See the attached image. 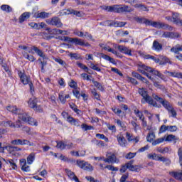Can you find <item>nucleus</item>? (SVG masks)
<instances>
[{
	"mask_svg": "<svg viewBox=\"0 0 182 182\" xmlns=\"http://www.w3.org/2000/svg\"><path fill=\"white\" fill-rule=\"evenodd\" d=\"M145 70L146 72H149L150 73H153V75H154L155 76H158V77H160L161 80H167V78L166 77V76L162 73H161L159 70H154L150 67H147L144 64L139 65L138 72H139V73H142V75H147V73H146Z\"/></svg>",
	"mask_w": 182,
	"mask_h": 182,
	"instance_id": "2",
	"label": "nucleus"
},
{
	"mask_svg": "<svg viewBox=\"0 0 182 182\" xmlns=\"http://www.w3.org/2000/svg\"><path fill=\"white\" fill-rule=\"evenodd\" d=\"M68 123H70V124H73V126H76L77 127H79V126H80V121H79V119H75L73 117H68Z\"/></svg>",
	"mask_w": 182,
	"mask_h": 182,
	"instance_id": "20",
	"label": "nucleus"
},
{
	"mask_svg": "<svg viewBox=\"0 0 182 182\" xmlns=\"http://www.w3.org/2000/svg\"><path fill=\"white\" fill-rule=\"evenodd\" d=\"M92 83L94 86H95V87L98 89V90H100L101 92H103V90H105L103 85H102V84H100L99 82L92 80Z\"/></svg>",
	"mask_w": 182,
	"mask_h": 182,
	"instance_id": "40",
	"label": "nucleus"
},
{
	"mask_svg": "<svg viewBox=\"0 0 182 182\" xmlns=\"http://www.w3.org/2000/svg\"><path fill=\"white\" fill-rule=\"evenodd\" d=\"M6 123L9 124V126H10V127H22V124H21L20 120H18L16 124L12 123L11 121H8Z\"/></svg>",
	"mask_w": 182,
	"mask_h": 182,
	"instance_id": "31",
	"label": "nucleus"
},
{
	"mask_svg": "<svg viewBox=\"0 0 182 182\" xmlns=\"http://www.w3.org/2000/svg\"><path fill=\"white\" fill-rule=\"evenodd\" d=\"M65 143L63 141L57 142L56 147L57 149H60V150H65Z\"/></svg>",
	"mask_w": 182,
	"mask_h": 182,
	"instance_id": "58",
	"label": "nucleus"
},
{
	"mask_svg": "<svg viewBox=\"0 0 182 182\" xmlns=\"http://www.w3.org/2000/svg\"><path fill=\"white\" fill-rule=\"evenodd\" d=\"M156 139V135L154 132L149 133V135L146 136V140L149 143H153V140Z\"/></svg>",
	"mask_w": 182,
	"mask_h": 182,
	"instance_id": "41",
	"label": "nucleus"
},
{
	"mask_svg": "<svg viewBox=\"0 0 182 182\" xmlns=\"http://www.w3.org/2000/svg\"><path fill=\"white\" fill-rule=\"evenodd\" d=\"M26 123L31 124V126H38V122H36L35 119L31 117H28V118L27 119V121H26Z\"/></svg>",
	"mask_w": 182,
	"mask_h": 182,
	"instance_id": "33",
	"label": "nucleus"
},
{
	"mask_svg": "<svg viewBox=\"0 0 182 182\" xmlns=\"http://www.w3.org/2000/svg\"><path fill=\"white\" fill-rule=\"evenodd\" d=\"M144 59H151V60H154L155 63H160V55L157 58L148 54L144 56Z\"/></svg>",
	"mask_w": 182,
	"mask_h": 182,
	"instance_id": "27",
	"label": "nucleus"
},
{
	"mask_svg": "<svg viewBox=\"0 0 182 182\" xmlns=\"http://www.w3.org/2000/svg\"><path fill=\"white\" fill-rule=\"evenodd\" d=\"M18 75L23 85H28V83H30L31 78L28 75H26V74H25L22 71H18Z\"/></svg>",
	"mask_w": 182,
	"mask_h": 182,
	"instance_id": "12",
	"label": "nucleus"
},
{
	"mask_svg": "<svg viewBox=\"0 0 182 182\" xmlns=\"http://www.w3.org/2000/svg\"><path fill=\"white\" fill-rule=\"evenodd\" d=\"M58 159L62 161H65L66 163H75V160L73 159H70L62 154H59Z\"/></svg>",
	"mask_w": 182,
	"mask_h": 182,
	"instance_id": "19",
	"label": "nucleus"
},
{
	"mask_svg": "<svg viewBox=\"0 0 182 182\" xmlns=\"http://www.w3.org/2000/svg\"><path fill=\"white\" fill-rule=\"evenodd\" d=\"M7 110L9 112H11L14 114H18V119L20 120H22V122H25V123H26V122L28 121L29 115L23 112V110L16 107V106H9L7 107Z\"/></svg>",
	"mask_w": 182,
	"mask_h": 182,
	"instance_id": "3",
	"label": "nucleus"
},
{
	"mask_svg": "<svg viewBox=\"0 0 182 182\" xmlns=\"http://www.w3.org/2000/svg\"><path fill=\"white\" fill-rule=\"evenodd\" d=\"M13 146H22V139H14L11 141Z\"/></svg>",
	"mask_w": 182,
	"mask_h": 182,
	"instance_id": "53",
	"label": "nucleus"
},
{
	"mask_svg": "<svg viewBox=\"0 0 182 182\" xmlns=\"http://www.w3.org/2000/svg\"><path fill=\"white\" fill-rule=\"evenodd\" d=\"M23 55L26 59H27L30 62H35V60H36V58L33 55H29L26 53H23Z\"/></svg>",
	"mask_w": 182,
	"mask_h": 182,
	"instance_id": "34",
	"label": "nucleus"
},
{
	"mask_svg": "<svg viewBox=\"0 0 182 182\" xmlns=\"http://www.w3.org/2000/svg\"><path fill=\"white\" fill-rule=\"evenodd\" d=\"M29 18H31V13L30 12H24L20 16L18 22H19V23H22L23 22H25V21H26V19H29Z\"/></svg>",
	"mask_w": 182,
	"mask_h": 182,
	"instance_id": "18",
	"label": "nucleus"
},
{
	"mask_svg": "<svg viewBox=\"0 0 182 182\" xmlns=\"http://www.w3.org/2000/svg\"><path fill=\"white\" fill-rule=\"evenodd\" d=\"M65 173L68 176V177L70 178V180H73L75 182H79V178H77L76 175H75V173H73L72 171L66 168Z\"/></svg>",
	"mask_w": 182,
	"mask_h": 182,
	"instance_id": "17",
	"label": "nucleus"
},
{
	"mask_svg": "<svg viewBox=\"0 0 182 182\" xmlns=\"http://www.w3.org/2000/svg\"><path fill=\"white\" fill-rule=\"evenodd\" d=\"M102 9L107 12H116V5L114 6H102Z\"/></svg>",
	"mask_w": 182,
	"mask_h": 182,
	"instance_id": "25",
	"label": "nucleus"
},
{
	"mask_svg": "<svg viewBox=\"0 0 182 182\" xmlns=\"http://www.w3.org/2000/svg\"><path fill=\"white\" fill-rule=\"evenodd\" d=\"M109 52H111V53H113V55H116L117 58H119V59L123 58V55L120 53L116 51L114 49H109Z\"/></svg>",
	"mask_w": 182,
	"mask_h": 182,
	"instance_id": "56",
	"label": "nucleus"
},
{
	"mask_svg": "<svg viewBox=\"0 0 182 182\" xmlns=\"http://www.w3.org/2000/svg\"><path fill=\"white\" fill-rule=\"evenodd\" d=\"M131 124L132 125L135 133H137V130L140 129V125L137 124V123H136L134 121H132Z\"/></svg>",
	"mask_w": 182,
	"mask_h": 182,
	"instance_id": "55",
	"label": "nucleus"
},
{
	"mask_svg": "<svg viewBox=\"0 0 182 182\" xmlns=\"http://www.w3.org/2000/svg\"><path fill=\"white\" fill-rule=\"evenodd\" d=\"M126 137L127 140L130 142L133 141V139H134V136H133V134H130L129 132H126Z\"/></svg>",
	"mask_w": 182,
	"mask_h": 182,
	"instance_id": "60",
	"label": "nucleus"
},
{
	"mask_svg": "<svg viewBox=\"0 0 182 182\" xmlns=\"http://www.w3.org/2000/svg\"><path fill=\"white\" fill-rule=\"evenodd\" d=\"M171 52H173V53H180V52H182V45L178 44L176 46L171 48Z\"/></svg>",
	"mask_w": 182,
	"mask_h": 182,
	"instance_id": "26",
	"label": "nucleus"
},
{
	"mask_svg": "<svg viewBox=\"0 0 182 182\" xmlns=\"http://www.w3.org/2000/svg\"><path fill=\"white\" fill-rule=\"evenodd\" d=\"M46 22L48 25H52L53 26H56L57 28H62L63 25L62 22H60V19L58 17H53L51 18L47 19Z\"/></svg>",
	"mask_w": 182,
	"mask_h": 182,
	"instance_id": "7",
	"label": "nucleus"
},
{
	"mask_svg": "<svg viewBox=\"0 0 182 182\" xmlns=\"http://www.w3.org/2000/svg\"><path fill=\"white\" fill-rule=\"evenodd\" d=\"M6 164H10V166H11V167H12L13 170H16V168H18L16 164L15 163V161H14L13 159L7 160Z\"/></svg>",
	"mask_w": 182,
	"mask_h": 182,
	"instance_id": "43",
	"label": "nucleus"
},
{
	"mask_svg": "<svg viewBox=\"0 0 182 182\" xmlns=\"http://www.w3.org/2000/svg\"><path fill=\"white\" fill-rule=\"evenodd\" d=\"M152 97L153 99H154V100H156V102H159V103H161V105H162V103L164 102V100H163V98L159 97V95L156 94H153Z\"/></svg>",
	"mask_w": 182,
	"mask_h": 182,
	"instance_id": "50",
	"label": "nucleus"
},
{
	"mask_svg": "<svg viewBox=\"0 0 182 182\" xmlns=\"http://www.w3.org/2000/svg\"><path fill=\"white\" fill-rule=\"evenodd\" d=\"M180 34L178 33H174V32H169V38L171 39H173L174 38H180Z\"/></svg>",
	"mask_w": 182,
	"mask_h": 182,
	"instance_id": "64",
	"label": "nucleus"
},
{
	"mask_svg": "<svg viewBox=\"0 0 182 182\" xmlns=\"http://www.w3.org/2000/svg\"><path fill=\"white\" fill-rule=\"evenodd\" d=\"M23 132H26V133H28L29 135H31V136L33 134H36V132H33L32 131H31V128L28 127H23Z\"/></svg>",
	"mask_w": 182,
	"mask_h": 182,
	"instance_id": "61",
	"label": "nucleus"
},
{
	"mask_svg": "<svg viewBox=\"0 0 182 182\" xmlns=\"http://www.w3.org/2000/svg\"><path fill=\"white\" fill-rule=\"evenodd\" d=\"M70 109H72L75 113H77V114H80V109H77V106H76V105L72 103L70 104Z\"/></svg>",
	"mask_w": 182,
	"mask_h": 182,
	"instance_id": "45",
	"label": "nucleus"
},
{
	"mask_svg": "<svg viewBox=\"0 0 182 182\" xmlns=\"http://www.w3.org/2000/svg\"><path fill=\"white\" fill-rule=\"evenodd\" d=\"M138 93H139V95L142 96L143 99L149 95L147 93V91L144 88H139L138 90Z\"/></svg>",
	"mask_w": 182,
	"mask_h": 182,
	"instance_id": "42",
	"label": "nucleus"
},
{
	"mask_svg": "<svg viewBox=\"0 0 182 182\" xmlns=\"http://www.w3.org/2000/svg\"><path fill=\"white\" fill-rule=\"evenodd\" d=\"M21 146H35V144L27 139H21Z\"/></svg>",
	"mask_w": 182,
	"mask_h": 182,
	"instance_id": "44",
	"label": "nucleus"
},
{
	"mask_svg": "<svg viewBox=\"0 0 182 182\" xmlns=\"http://www.w3.org/2000/svg\"><path fill=\"white\" fill-rule=\"evenodd\" d=\"M36 156V154H35V152L31 153L27 157V164H32V163L35 161Z\"/></svg>",
	"mask_w": 182,
	"mask_h": 182,
	"instance_id": "29",
	"label": "nucleus"
},
{
	"mask_svg": "<svg viewBox=\"0 0 182 182\" xmlns=\"http://www.w3.org/2000/svg\"><path fill=\"white\" fill-rule=\"evenodd\" d=\"M136 154H137V153L129 152L126 154L125 159H127V160H130L132 159H134V157H136Z\"/></svg>",
	"mask_w": 182,
	"mask_h": 182,
	"instance_id": "57",
	"label": "nucleus"
},
{
	"mask_svg": "<svg viewBox=\"0 0 182 182\" xmlns=\"http://www.w3.org/2000/svg\"><path fill=\"white\" fill-rule=\"evenodd\" d=\"M162 106H164V108L168 111L170 110V109H172V107H173V105L171 104H170V102L167 100H164L162 102Z\"/></svg>",
	"mask_w": 182,
	"mask_h": 182,
	"instance_id": "39",
	"label": "nucleus"
},
{
	"mask_svg": "<svg viewBox=\"0 0 182 182\" xmlns=\"http://www.w3.org/2000/svg\"><path fill=\"white\" fill-rule=\"evenodd\" d=\"M73 93L74 96L76 97V99H80V91L77 90V88H75L73 90Z\"/></svg>",
	"mask_w": 182,
	"mask_h": 182,
	"instance_id": "62",
	"label": "nucleus"
},
{
	"mask_svg": "<svg viewBox=\"0 0 182 182\" xmlns=\"http://www.w3.org/2000/svg\"><path fill=\"white\" fill-rule=\"evenodd\" d=\"M58 97L62 105H65V103H66V99L65 98V95L63 94V92H60L58 95Z\"/></svg>",
	"mask_w": 182,
	"mask_h": 182,
	"instance_id": "52",
	"label": "nucleus"
},
{
	"mask_svg": "<svg viewBox=\"0 0 182 182\" xmlns=\"http://www.w3.org/2000/svg\"><path fill=\"white\" fill-rule=\"evenodd\" d=\"M152 49L153 50H156V52H160L163 50V45H161V43H159V41L155 40L153 42Z\"/></svg>",
	"mask_w": 182,
	"mask_h": 182,
	"instance_id": "16",
	"label": "nucleus"
},
{
	"mask_svg": "<svg viewBox=\"0 0 182 182\" xmlns=\"http://www.w3.org/2000/svg\"><path fill=\"white\" fill-rule=\"evenodd\" d=\"M169 117H173V119H177V111L174 109V107H172L170 109L168 110Z\"/></svg>",
	"mask_w": 182,
	"mask_h": 182,
	"instance_id": "30",
	"label": "nucleus"
},
{
	"mask_svg": "<svg viewBox=\"0 0 182 182\" xmlns=\"http://www.w3.org/2000/svg\"><path fill=\"white\" fill-rule=\"evenodd\" d=\"M36 103H38V100L36 98H31L28 102V107H31V109H33L38 113H42V107L36 105Z\"/></svg>",
	"mask_w": 182,
	"mask_h": 182,
	"instance_id": "4",
	"label": "nucleus"
},
{
	"mask_svg": "<svg viewBox=\"0 0 182 182\" xmlns=\"http://www.w3.org/2000/svg\"><path fill=\"white\" fill-rule=\"evenodd\" d=\"M168 132H171V133L177 132V126H176V125L168 126Z\"/></svg>",
	"mask_w": 182,
	"mask_h": 182,
	"instance_id": "63",
	"label": "nucleus"
},
{
	"mask_svg": "<svg viewBox=\"0 0 182 182\" xmlns=\"http://www.w3.org/2000/svg\"><path fill=\"white\" fill-rule=\"evenodd\" d=\"M141 102L144 104L148 103V105H150L154 107H161V105L159 106V105H157V102L154 101V100H153V98L150 95H149V94L146 97H144Z\"/></svg>",
	"mask_w": 182,
	"mask_h": 182,
	"instance_id": "8",
	"label": "nucleus"
},
{
	"mask_svg": "<svg viewBox=\"0 0 182 182\" xmlns=\"http://www.w3.org/2000/svg\"><path fill=\"white\" fill-rule=\"evenodd\" d=\"M134 114H136V117H139V120H143L144 119V115L142 112H140L139 109H135L134 110Z\"/></svg>",
	"mask_w": 182,
	"mask_h": 182,
	"instance_id": "36",
	"label": "nucleus"
},
{
	"mask_svg": "<svg viewBox=\"0 0 182 182\" xmlns=\"http://www.w3.org/2000/svg\"><path fill=\"white\" fill-rule=\"evenodd\" d=\"M160 161L164 163L165 164V166H170L171 164V160H170V159L165 157V156H162L161 158Z\"/></svg>",
	"mask_w": 182,
	"mask_h": 182,
	"instance_id": "38",
	"label": "nucleus"
},
{
	"mask_svg": "<svg viewBox=\"0 0 182 182\" xmlns=\"http://www.w3.org/2000/svg\"><path fill=\"white\" fill-rule=\"evenodd\" d=\"M164 137L165 139V141H174V143H177V140H178V138L173 134L164 136Z\"/></svg>",
	"mask_w": 182,
	"mask_h": 182,
	"instance_id": "23",
	"label": "nucleus"
},
{
	"mask_svg": "<svg viewBox=\"0 0 182 182\" xmlns=\"http://www.w3.org/2000/svg\"><path fill=\"white\" fill-rule=\"evenodd\" d=\"M32 50H33L35 53L38 55V56H39L40 58H38V62H40V64L41 65L42 73H45V65H47V63L45 60H48L49 58L48 57V55H46V54H45V53H43L42 50L39 49V48L35 46L31 47V49L28 50V53H32Z\"/></svg>",
	"mask_w": 182,
	"mask_h": 182,
	"instance_id": "1",
	"label": "nucleus"
},
{
	"mask_svg": "<svg viewBox=\"0 0 182 182\" xmlns=\"http://www.w3.org/2000/svg\"><path fill=\"white\" fill-rule=\"evenodd\" d=\"M115 13L122 14V12H133V9L126 5H115Z\"/></svg>",
	"mask_w": 182,
	"mask_h": 182,
	"instance_id": "9",
	"label": "nucleus"
},
{
	"mask_svg": "<svg viewBox=\"0 0 182 182\" xmlns=\"http://www.w3.org/2000/svg\"><path fill=\"white\" fill-rule=\"evenodd\" d=\"M141 170V166L139 165H133L132 168H131V171H135L136 173H139Z\"/></svg>",
	"mask_w": 182,
	"mask_h": 182,
	"instance_id": "59",
	"label": "nucleus"
},
{
	"mask_svg": "<svg viewBox=\"0 0 182 182\" xmlns=\"http://www.w3.org/2000/svg\"><path fill=\"white\" fill-rule=\"evenodd\" d=\"M77 166L82 170H86L87 171H93V166L90 165V164L82 161V160H77Z\"/></svg>",
	"mask_w": 182,
	"mask_h": 182,
	"instance_id": "6",
	"label": "nucleus"
},
{
	"mask_svg": "<svg viewBox=\"0 0 182 182\" xmlns=\"http://www.w3.org/2000/svg\"><path fill=\"white\" fill-rule=\"evenodd\" d=\"M117 140L118 141V144H119V146L121 147H127V140H126V138H124V136H123V134H119L117 135Z\"/></svg>",
	"mask_w": 182,
	"mask_h": 182,
	"instance_id": "11",
	"label": "nucleus"
},
{
	"mask_svg": "<svg viewBox=\"0 0 182 182\" xmlns=\"http://www.w3.org/2000/svg\"><path fill=\"white\" fill-rule=\"evenodd\" d=\"M103 161H105V163H109V164L110 163L114 164V163H119V159L116 157L114 154L108 153L107 154V159H104Z\"/></svg>",
	"mask_w": 182,
	"mask_h": 182,
	"instance_id": "10",
	"label": "nucleus"
},
{
	"mask_svg": "<svg viewBox=\"0 0 182 182\" xmlns=\"http://www.w3.org/2000/svg\"><path fill=\"white\" fill-rule=\"evenodd\" d=\"M152 26L153 28H156L157 29H164L165 31H173V28L170 25L163 22L153 21Z\"/></svg>",
	"mask_w": 182,
	"mask_h": 182,
	"instance_id": "5",
	"label": "nucleus"
},
{
	"mask_svg": "<svg viewBox=\"0 0 182 182\" xmlns=\"http://www.w3.org/2000/svg\"><path fill=\"white\" fill-rule=\"evenodd\" d=\"M152 97L153 99H154V100H156V102H159V103H161V105H162V103L164 102V100H163V98L159 97V95L156 94H153Z\"/></svg>",
	"mask_w": 182,
	"mask_h": 182,
	"instance_id": "51",
	"label": "nucleus"
},
{
	"mask_svg": "<svg viewBox=\"0 0 182 182\" xmlns=\"http://www.w3.org/2000/svg\"><path fill=\"white\" fill-rule=\"evenodd\" d=\"M50 15V14L45 11L38 12L34 14V18L36 19H46V18H49Z\"/></svg>",
	"mask_w": 182,
	"mask_h": 182,
	"instance_id": "13",
	"label": "nucleus"
},
{
	"mask_svg": "<svg viewBox=\"0 0 182 182\" xmlns=\"http://www.w3.org/2000/svg\"><path fill=\"white\" fill-rule=\"evenodd\" d=\"M1 11H4V12H12V7L10 6L9 5L3 4L1 6Z\"/></svg>",
	"mask_w": 182,
	"mask_h": 182,
	"instance_id": "35",
	"label": "nucleus"
},
{
	"mask_svg": "<svg viewBox=\"0 0 182 182\" xmlns=\"http://www.w3.org/2000/svg\"><path fill=\"white\" fill-rule=\"evenodd\" d=\"M95 136L97 137V139H100L101 140H105V141L107 143L109 141V138L106 137V136H105L103 134H96Z\"/></svg>",
	"mask_w": 182,
	"mask_h": 182,
	"instance_id": "49",
	"label": "nucleus"
},
{
	"mask_svg": "<svg viewBox=\"0 0 182 182\" xmlns=\"http://www.w3.org/2000/svg\"><path fill=\"white\" fill-rule=\"evenodd\" d=\"M22 167H21V170L22 171H26V173H29V171H31V168L29 166H28L26 164V160L23 159L22 161H21Z\"/></svg>",
	"mask_w": 182,
	"mask_h": 182,
	"instance_id": "21",
	"label": "nucleus"
},
{
	"mask_svg": "<svg viewBox=\"0 0 182 182\" xmlns=\"http://www.w3.org/2000/svg\"><path fill=\"white\" fill-rule=\"evenodd\" d=\"M53 59V60H55V62H56L57 63H59V65H61L63 68H66V66H68V64H66V62L63 61V60L60 59V58L54 57Z\"/></svg>",
	"mask_w": 182,
	"mask_h": 182,
	"instance_id": "32",
	"label": "nucleus"
},
{
	"mask_svg": "<svg viewBox=\"0 0 182 182\" xmlns=\"http://www.w3.org/2000/svg\"><path fill=\"white\" fill-rule=\"evenodd\" d=\"M69 56L71 58V59H75V60H79V59H80V55L77 53H70Z\"/></svg>",
	"mask_w": 182,
	"mask_h": 182,
	"instance_id": "54",
	"label": "nucleus"
},
{
	"mask_svg": "<svg viewBox=\"0 0 182 182\" xmlns=\"http://www.w3.org/2000/svg\"><path fill=\"white\" fill-rule=\"evenodd\" d=\"M71 42L75 43V45H79L80 46H90V44L89 43H85L82 39L77 38H73L71 39Z\"/></svg>",
	"mask_w": 182,
	"mask_h": 182,
	"instance_id": "14",
	"label": "nucleus"
},
{
	"mask_svg": "<svg viewBox=\"0 0 182 182\" xmlns=\"http://www.w3.org/2000/svg\"><path fill=\"white\" fill-rule=\"evenodd\" d=\"M172 22L174 23H176V25H178L179 23H181V18H180V14L175 13L172 16Z\"/></svg>",
	"mask_w": 182,
	"mask_h": 182,
	"instance_id": "22",
	"label": "nucleus"
},
{
	"mask_svg": "<svg viewBox=\"0 0 182 182\" xmlns=\"http://www.w3.org/2000/svg\"><path fill=\"white\" fill-rule=\"evenodd\" d=\"M102 59H105V60H107L108 62H110V63H112L113 65H116V61L114 59L107 55L101 53Z\"/></svg>",
	"mask_w": 182,
	"mask_h": 182,
	"instance_id": "28",
	"label": "nucleus"
},
{
	"mask_svg": "<svg viewBox=\"0 0 182 182\" xmlns=\"http://www.w3.org/2000/svg\"><path fill=\"white\" fill-rule=\"evenodd\" d=\"M91 93L93 97L96 99V100H100V95L97 93V91H96V89L91 90Z\"/></svg>",
	"mask_w": 182,
	"mask_h": 182,
	"instance_id": "47",
	"label": "nucleus"
},
{
	"mask_svg": "<svg viewBox=\"0 0 182 182\" xmlns=\"http://www.w3.org/2000/svg\"><path fill=\"white\" fill-rule=\"evenodd\" d=\"M166 63H170V59L164 55H159V65H164Z\"/></svg>",
	"mask_w": 182,
	"mask_h": 182,
	"instance_id": "24",
	"label": "nucleus"
},
{
	"mask_svg": "<svg viewBox=\"0 0 182 182\" xmlns=\"http://www.w3.org/2000/svg\"><path fill=\"white\" fill-rule=\"evenodd\" d=\"M127 82L132 85H139V82H137L136 79L129 76L127 77Z\"/></svg>",
	"mask_w": 182,
	"mask_h": 182,
	"instance_id": "48",
	"label": "nucleus"
},
{
	"mask_svg": "<svg viewBox=\"0 0 182 182\" xmlns=\"http://www.w3.org/2000/svg\"><path fill=\"white\" fill-rule=\"evenodd\" d=\"M164 141H166L164 136L159 138L152 142V146H157V144H160V143H163Z\"/></svg>",
	"mask_w": 182,
	"mask_h": 182,
	"instance_id": "46",
	"label": "nucleus"
},
{
	"mask_svg": "<svg viewBox=\"0 0 182 182\" xmlns=\"http://www.w3.org/2000/svg\"><path fill=\"white\" fill-rule=\"evenodd\" d=\"M118 49L121 53H124L125 55H128L129 56H132V50H129L127 47L123 46H119Z\"/></svg>",
	"mask_w": 182,
	"mask_h": 182,
	"instance_id": "15",
	"label": "nucleus"
},
{
	"mask_svg": "<svg viewBox=\"0 0 182 182\" xmlns=\"http://www.w3.org/2000/svg\"><path fill=\"white\" fill-rule=\"evenodd\" d=\"M76 65L80 68V69H82L85 72H87V73H89V68L87 66L85 65L82 63L77 62Z\"/></svg>",
	"mask_w": 182,
	"mask_h": 182,
	"instance_id": "37",
	"label": "nucleus"
}]
</instances>
